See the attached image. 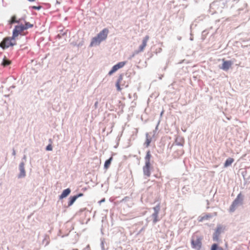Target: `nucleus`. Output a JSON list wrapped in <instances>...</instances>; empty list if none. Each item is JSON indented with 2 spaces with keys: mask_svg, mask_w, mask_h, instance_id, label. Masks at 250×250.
<instances>
[{
  "mask_svg": "<svg viewBox=\"0 0 250 250\" xmlns=\"http://www.w3.org/2000/svg\"><path fill=\"white\" fill-rule=\"evenodd\" d=\"M223 229H224L222 226L218 225L214 232L216 234L220 235V234L223 232Z\"/></svg>",
  "mask_w": 250,
  "mask_h": 250,
  "instance_id": "nucleus-19",
  "label": "nucleus"
},
{
  "mask_svg": "<svg viewBox=\"0 0 250 250\" xmlns=\"http://www.w3.org/2000/svg\"><path fill=\"white\" fill-rule=\"evenodd\" d=\"M153 209L154 210V212L152 214L151 217L153 220V223L154 224H155L159 220L158 218V214L160 210V205L158 204L156 206L154 207Z\"/></svg>",
  "mask_w": 250,
  "mask_h": 250,
  "instance_id": "nucleus-6",
  "label": "nucleus"
},
{
  "mask_svg": "<svg viewBox=\"0 0 250 250\" xmlns=\"http://www.w3.org/2000/svg\"><path fill=\"white\" fill-rule=\"evenodd\" d=\"M10 24H13L14 23H19L20 22V20L17 21L16 20V17L15 16H13L12 17L10 21H9Z\"/></svg>",
  "mask_w": 250,
  "mask_h": 250,
  "instance_id": "nucleus-21",
  "label": "nucleus"
},
{
  "mask_svg": "<svg viewBox=\"0 0 250 250\" xmlns=\"http://www.w3.org/2000/svg\"><path fill=\"white\" fill-rule=\"evenodd\" d=\"M126 62H122L118 63L117 64L114 65L111 70L108 72L109 75H111L113 73L117 71L119 69L122 68Z\"/></svg>",
  "mask_w": 250,
  "mask_h": 250,
  "instance_id": "nucleus-9",
  "label": "nucleus"
},
{
  "mask_svg": "<svg viewBox=\"0 0 250 250\" xmlns=\"http://www.w3.org/2000/svg\"><path fill=\"white\" fill-rule=\"evenodd\" d=\"M108 33V29L107 28H104L97 35V36L92 38L90 43V46H93L99 45L102 41L105 40L107 38Z\"/></svg>",
  "mask_w": 250,
  "mask_h": 250,
  "instance_id": "nucleus-1",
  "label": "nucleus"
},
{
  "mask_svg": "<svg viewBox=\"0 0 250 250\" xmlns=\"http://www.w3.org/2000/svg\"><path fill=\"white\" fill-rule=\"evenodd\" d=\"M41 6H32V8L34 9L39 10L40 9H41Z\"/></svg>",
  "mask_w": 250,
  "mask_h": 250,
  "instance_id": "nucleus-26",
  "label": "nucleus"
},
{
  "mask_svg": "<svg viewBox=\"0 0 250 250\" xmlns=\"http://www.w3.org/2000/svg\"><path fill=\"white\" fill-rule=\"evenodd\" d=\"M16 38H13V35L11 37H6L3 39L0 43V47L4 49L10 46L16 45Z\"/></svg>",
  "mask_w": 250,
  "mask_h": 250,
  "instance_id": "nucleus-3",
  "label": "nucleus"
},
{
  "mask_svg": "<svg viewBox=\"0 0 250 250\" xmlns=\"http://www.w3.org/2000/svg\"><path fill=\"white\" fill-rule=\"evenodd\" d=\"M150 142H151V140L148 139H147L146 141V143H145L146 146H148L150 145Z\"/></svg>",
  "mask_w": 250,
  "mask_h": 250,
  "instance_id": "nucleus-25",
  "label": "nucleus"
},
{
  "mask_svg": "<svg viewBox=\"0 0 250 250\" xmlns=\"http://www.w3.org/2000/svg\"><path fill=\"white\" fill-rule=\"evenodd\" d=\"M243 200V196L241 193H239L236 198L232 203L230 207V211L233 212L235 210L236 208L238 206L239 204H241Z\"/></svg>",
  "mask_w": 250,
  "mask_h": 250,
  "instance_id": "nucleus-5",
  "label": "nucleus"
},
{
  "mask_svg": "<svg viewBox=\"0 0 250 250\" xmlns=\"http://www.w3.org/2000/svg\"><path fill=\"white\" fill-rule=\"evenodd\" d=\"M10 64H11V61H10L9 60H6V59H4L3 60L2 62V65L3 66H8V65H9Z\"/></svg>",
  "mask_w": 250,
  "mask_h": 250,
  "instance_id": "nucleus-23",
  "label": "nucleus"
},
{
  "mask_svg": "<svg viewBox=\"0 0 250 250\" xmlns=\"http://www.w3.org/2000/svg\"><path fill=\"white\" fill-rule=\"evenodd\" d=\"M210 250H224L222 247H219L217 244H213L212 245Z\"/></svg>",
  "mask_w": 250,
  "mask_h": 250,
  "instance_id": "nucleus-18",
  "label": "nucleus"
},
{
  "mask_svg": "<svg viewBox=\"0 0 250 250\" xmlns=\"http://www.w3.org/2000/svg\"><path fill=\"white\" fill-rule=\"evenodd\" d=\"M219 236L220 235L216 234L214 232L213 234V240L214 241L218 242L219 241Z\"/></svg>",
  "mask_w": 250,
  "mask_h": 250,
  "instance_id": "nucleus-22",
  "label": "nucleus"
},
{
  "mask_svg": "<svg viewBox=\"0 0 250 250\" xmlns=\"http://www.w3.org/2000/svg\"><path fill=\"white\" fill-rule=\"evenodd\" d=\"M19 168L20 173L19 175V177L21 178L24 177L25 176V171L24 169V164L23 163H21Z\"/></svg>",
  "mask_w": 250,
  "mask_h": 250,
  "instance_id": "nucleus-12",
  "label": "nucleus"
},
{
  "mask_svg": "<svg viewBox=\"0 0 250 250\" xmlns=\"http://www.w3.org/2000/svg\"><path fill=\"white\" fill-rule=\"evenodd\" d=\"M234 162V159L232 158H228L224 163V167H227L230 166Z\"/></svg>",
  "mask_w": 250,
  "mask_h": 250,
  "instance_id": "nucleus-15",
  "label": "nucleus"
},
{
  "mask_svg": "<svg viewBox=\"0 0 250 250\" xmlns=\"http://www.w3.org/2000/svg\"><path fill=\"white\" fill-rule=\"evenodd\" d=\"M150 164L145 163V165L143 167V168L144 174L147 177H149L150 176Z\"/></svg>",
  "mask_w": 250,
  "mask_h": 250,
  "instance_id": "nucleus-11",
  "label": "nucleus"
},
{
  "mask_svg": "<svg viewBox=\"0 0 250 250\" xmlns=\"http://www.w3.org/2000/svg\"><path fill=\"white\" fill-rule=\"evenodd\" d=\"M211 217H212V216L210 214H205L203 216H199L198 217V221L199 222H203L204 220H208Z\"/></svg>",
  "mask_w": 250,
  "mask_h": 250,
  "instance_id": "nucleus-13",
  "label": "nucleus"
},
{
  "mask_svg": "<svg viewBox=\"0 0 250 250\" xmlns=\"http://www.w3.org/2000/svg\"><path fill=\"white\" fill-rule=\"evenodd\" d=\"M71 192L69 188L64 189L61 195L60 196V199H63L68 196Z\"/></svg>",
  "mask_w": 250,
  "mask_h": 250,
  "instance_id": "nucleus-14",
  "label": "nucleus"
},
{
  "mask_svg": "<svg viewBox=\"0 0 250 250\" xmlns=\"http://www.w3.org/2000/svg\"><path fill=\"white\" fill-rule=\"evenodd\" d=\"M223 63L220 68L224 71H228L232 66L233 63L231 61H226L224 59L222 60Z\"/></svg>",
  "mask_w": 250,
  "mask_h": 250,
  "instance_id": "nucleus-8",
  "label": "nucleus"
},
{
  "mask_svg": "<svg viewBox=\"0 0 250 250\" xmlns=\"http://www.w3.org/2000/svg\"><path fill=\"white\" fill-rule=\"evenodd\" d=\"M77 199V197H76L75 196L70 197L69 198V201L68 202V206H71L74 202Z\"/></svg>",
  "mask_w": 250,
  "mask_h": 250,
  "instance_id": "nucleus-20",
  "label": "nucleus"
},
{
  "mask_svg": "<svg viewBox=\"0 0 250 250\" xmlns=\"http://www.w3.org/2000/svg\"><path fill=\"white\" fill-rule=\"evenodd\" d=\"M151 154L150 151H148L145 157V163L150 164Z\"/></svg>",
  "mask_w": 250,
  "mask_h": 250,
  "instance_id": "nucleus-16",
  "label": "nucleus"
},
{
  "mask_svg": "<svg viewBox=\"0 0 250 250\" xmlns=\"http://www.w3.org/2000/svg\"><path fill=\"white\" fill-rule=\"evenodd\" d=\"M123 75L122 74H121L119 78L117 80V82L116 83V86L117 87V90L119 91H121L122 90V88L121 87V86H125V87H127L128 86V84H125V83L123 82Z\"/></svg>",
  "mask_w": 250,
  "mask_h": 250,
  "instance_id": "nucleus-10",
  "label": "nucleus"
},
{
  "mask_svg": "<svg viewBox=\"0 0 250 250\" xmlns=\"http://www.w3.org/2000/svg\"><path fill=\"white\" fill-rule=\"evenodd\" d=\"M46 150L47 151H51L52 150V146L51 144H49L46 147Z\"/></svg>",
  "mask_w": 250,
  "mask_h": 250,
  "instance_id": "nucleus-24",
  "label": "nucleus"
},
{
  "mask_svg": "<svg viewBox=\"0 0 250 250\" xmlns=\"http://www.w3.org/2000/svg\"><path fill=\"white\" fill-rule=\"evenodd\" d=\"M112 160V157H111L109 159L107 160L105 162L104 165V167L105 169H107L109 168V167L111 164Z\"/></svg>",
  "mask_w": 250,
  "mask_h": 250,
  "instance_id": "nucleus-17",
  "label": "nucleus"
},
{
  "mask_svg": "<svg viewBox=\"0 0 250 250\" xmlns=\"http://www.w3.org/2000/svg\"><path fill=\"white\" fill-rule=\"evenodd\" d=\"M149 39V37L148 35H146L142 40V44L139 46L138 53L144 51L147 45V42Z\"/></svg>",
  "mask_w": 250,
  "mask_h": 250,
  "instance_id": "nucleus-7",
  "label": "nucleus"
},
{
  "mask_svg": "<svg viewBox=\"0 0 250 250\" xmlns=\"http://www.w3.org/2000/svg\"><path fill=\"white\" fill-rule=\"evenodd\" d=\"M33 27V24L28 22H25L24 24H19L15 26L13 31V38H16L19 35H24L22 32L28 28Z\"/></svg>",
  "mask_w": 250,
  "mask_h": 250,
  "instance_id": "nucleus-2",
  "label": "nucleus"
},
{
  "mask_svg": "<svg viewBox=\"0 0 250 250\" xmlns=\"http://www.w3.org/2000/svg\"><path fill=\"white\" fill-rule=\"evenodd\" d=\"M83 193H79L78 195H75V196L77 197V198H79L80 197L83 196Z\"/></svg>",
  "mask_w": 250,
  "mask_h": 250,
  "instance_id": "nucleus-27",
  "label": "nucleus"
},
{
  "mask_svg": "<svg viewBox=\"0 0 250 250\" xmlns=\"http://www.w3.org/2000/svg\"><path fill=\"white\" fill-rule=\"evenodd\" d=\"M202 236L197 234L193 235L191 240L192 248L197 250H200L202 247Z\"/></svg>",
  "mask_w": 250,
  "mask_h": 250,
  "instance_id": "nucleus-4",
  "label": "nucleus"
}]
</instances>
